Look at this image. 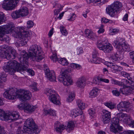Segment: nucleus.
<instances>
[{
  "label": "nucleus",
  "instance_id": "1",
  "mask_svg": "<svg viewBox=\"0 0 134 134\" xmlns=\"http://www.w3.org/2000/svg\"><path fill=\"white\" fill-rule=\"evenodd\" d=\"M20 53V62L24 65L20 66V64L14 60L9 62L3 68L6 71H8L10 74H12L15 71L21 72L22 71L27 70L30 75L32 76L35 74L34 71L31 69H27L28 64V60L29 57L34 61L39 62L43 58L42 55V50L41 47L36 44L33 45L29 48V55L25 51H21L19 50Z\"/></svg>",
  "mask_w": 134,
  "mask_h": 134
},
{
  "label": "nucleus",
  "instance_id": "2",
  "mask_svg": "<svg viewBox=\"0 0 134 134\" xmlns=\"http://www.w3.org/2000/svg\"><path fill=\"white\" fill-rule=\"evenodd\" d=\"M23 27H15L12 23H9L2 26H0V37H2L5 34L13 33L19 34V37L21 39L19 44L17 43L16 45L17 47L23 46L25 45L28 41V37L30 36V34L28 31L24 30Z\"/></svg>",
  "mask_w": 134,
  "mask_h": 134
},
{
  "label": "nucleus",
  "instance_id": "3",
  "mask_svg": "<svg viewBox=\"0 0 134 134\" xmlns=\"http://www.w3.org/2000/svg\"><path fill=\"white\" fill-rule=\"evenodd\" d=\"M3 96L6 98L11 100L15 99L18 96L22 102L29 100L31 96V93L28 91L22 89L17 90L13 88L6 90Z\"/></svg>",
  "mask_w": 134,
  "mask_h": 134
},
{
  "label": "nucleus",
  "instance_id": "4",
  "mask_svg": "<svg viewBox=\"0 0 134 134\" xmlns=\"http://www.w3.org/2000/svg\"><path fill=\"white\" fill-rule=\"evenodd\" d=\"M130 103L127 101L120 102L117 106V109L120 112L117 114V117L120 121L128 125L131 122V118L129 115L124 114L122 112H128L130 109Z\"/></svg>",
  "mask_w": 134,
  "mask_h": 134
},
{
  "label": "nucleus",
  "instance_id": "5",
  "mask_svg": "<svg viewBox=\"0 0 134 134\" xmlns=\"http://www.w3.org/2000/svg\"><path fill=\"white\" fill-rule=\"evenodd\" d=\"M17 55L16 51L11 46H3L0 49V58L4 57L8 60L13 59Z\"/></svg>",
  "mask_w": 134,
  "mask_h": 134
},
{
  "label": "nucleus",
  "instance_id": "6",
  "mask_svg": "<svg viewBox=\"0 0 134 134\" xmlns=\"http://www.w3.org/2000/svg\"><path fill=\"white\" fill-rule=\"evenodd\" d=\"M19 117L18 112L13 111L5 113L4 110L0 109V119L1 120L11 122L19 119Z\"/></svg>",
  "mask_w": 134,
  "mask_h": 134
},
{
  "label": "nucleus",
  "instance_id": "7",
  "mask_svg": "<svg viewBox=\"0 0 134 134\" xmlns=\"http://www.w3.org/2000/svg\"><path fill=\"white\" fill-rule=\"evenodd\" d=\"M24 129L27 133L29 134H35L39 132V130L33 119L31 118L27 119L25 121Z\"/></svg>",
  "mask_w": 134,
  "mask_h": 134
},
{
  "label": "nucleus",
  "instance_id": "8",
  "mask_svg": "<svg viewBox=\"0 0 134 134\" xmlns=\"http://www.w3.org/2000/svg\"><path fill=\"white\" fill-rule=\"evenodd\" d=\"M122 6L121 3L117 1L114 2L111 5H108L106 8L107 13L111 17L116 15L119 10V8Z\"/></svg>",
  "mask_w": 134,
  "mask_h": 134
},
{
  "label": "nucleus",
  "instance_id": "9",
  "mask_svg": "<svg viewBox=\"0 0 134 134\" xmlns=\"http://www.w3.org/2000/svg\"><path fill=\"white\" fill-rule=\"evenodd\" d=\"M72 70L66 69L62 72V75L59 76L58 78L59 81L62 82L65 86H69L72 84L73 82L71 78L68 75V73L71 72Z\"/></svg>",
  "mask_w": 134,
  "mask_h": 134
},
{
  "label": "nucleus",
  "instance_id": "10",
  "mask_svg": "<svg viewBox=\"0 0 134 134\" xmlns=\"http://www.w3.org/2000/svg\"><path fill=\"white\" fill-rule=\"evenodd\" d=\"M97 47L105 53H109L113 50L111 45L109 43L104 42L102 41H99L97 43Z\"/></svg>",
  "mask_w": 134,
  "mask_h": 134
},
{
  "label": "nucleus",
  "instance_id": "11",
  "mask_svg": "<svg viewBox=\"0 0 134 134\" xmlns=\"http://www.w3.org/2000/svg\"><path fill=\"white\" fill-rule=\"evenodd\" d=\"M18 107L20 110H23L26 113H31L33 112L37 108L36 106H33L28 103H25L19 104Z\"/></svg>",
  "mask_w": 134,
  "mask_h": 134
},
{
  "label": "nucleus",
  "instance_id": "12",
  "mask_svg": "<svg viewBox=\"0 0 134 134\" xmlns=\"http://www.w3.org/2000/svg\"><path fill=\"white\" fill-rule=\"evenodd\" d=\"M47 91L48 93L51 95L49 97V99L50 102L57 105L60 104L59 96L56 93L55 91L52 89H48Z\"/></svg>",
  "mask_w": 134,
  "mask_h": 134
},
{
  "label": "nucleus",
  "instance_id": "13",
  "mask_svg": "<svg viewBox=\"0 0 134 134\" xmlns=\"http://www.w3.org/2000/svg\"><path fill=\"white\" fill-rule=\"evenodd\" d=\"M113 44L114 46L116 48L119 52L127 51H129V47L125 43H122V42H119L118 39H116L115 40Z\"/></svg>",
  "mask_w": 134,
  "mask_h": 134
},
{
  "label": "nucleus",
  "instance_id": "14",
  "mask_svg": "<svg viewBox=\"0 0 134 134\" xmlns=\"http://www.w3.org/2000/svg\"><path fill=\"white\" fill-rule=\"evenodd\" d=\"M18 2V0H5L2 4V7L6 10L12 9Z\"/></svg>",
  "mask_w": 134,
  "mask_h": 134
},
{
  "label": "nucleus",
  "instance_id": "15",
  "mask_svg": "<svg viewBox=\"0 0 134 134\" xmlns=\"http://www.w3.org/2000/svg\"><path fill=\"white\" fill-rule=\"evenodd\" d=\"M46 77L47 79L51 81H56V77L54 71H50L49 69H46L45 71Z\"/></svg>",
  "mask_w": 134,
  "mask_h": 134
},
{
  "label": "nucleus",
  "instance_id": "16",
  "mask_svg": "<svg viewBox=\"0 0 134 134\" xmlns=\"http://www.w3.org/2000/svg\"><path fill=\"white\" fill-rule=\"evenodd\" d=\"M130 86L124 87L120 89V92L124 94H129L134 93V87Z\"/></svg>",
  "mask_w": 134,
  "mask_h": 134
},
{
  "label": "nucleus",
  "instance_id": "17",
  "mask_svg": "<svg viewBox=\"0 0 134 134\" xmlns=\"http://www.w3.org/2000/svg\"><path fill=\"white\" fill-rule=\"evenodd\" d=\"M103 115L102 116L103 121L104 124H107L109 122L111 118V113L109 111L103 110Z\"/></svg>",
  "mask_w": 134,
  "mask_h": 134
},
{
  "label": "nucleus",
  "instance_id": "18",
  "mask_svg": "<svg viewBox=\"0 0 134 134\" xmlns=\"http://www.w3.org/2000/svg\"><path fill=\"white\" fill-rule=\"evenodd\" d=\"M86 79L84 77L79 78L76 82L77 86L79 88H83L85 85Z\"/></svg>",
  "mask_w": 134,
  "mask_h": 134
},
{
  "label": "nucleus",
  "instance_id": "19",
  "mask_svg": "<svg viewBox=\"0 0 134 134\" xmlns=\"http://www.w3.org/2000/svg\"><path fill=\"white\" fill-rule=\"evenodd\" d=\"M110 131L116 133L121 131L122 130V128L119 125H114L111 124L110 126Z\"/></svg>",
  "mask_w": 134,
  "mask_h": 134
},
{
  "label": "nucleus",
  "instance_id": "20",
  "mask_svg": "<svg viewBox=\"0 0 134 134\" xmlns=\"http://www.w3.org/2000/svg\"><path fill=\"white\" fill-rule=\"evenodd\" d=\"M99 91V89L96 87H93L89 93V97L93 98L96 97L97 96Z\"/></svg>",
  "mask_w": 134,
  "mask_h": 134
},
{
  "label": "nucleus",
  "instance_id": "21",
  "mask_svg": "<svg viewBox=\"0 0 134 134\" xmlns=\"http://www.w3.org/2000/svg\"><path fill=\"white\" fill-rule=\"evenodd\" d=\"M18 10L21 17L25 16L28 14V9L26 7H23Z\"/></svg>",
  "mask_w": 134,
  "mask_h": 134
},
{
  "label": "nucleus",
  "instance_id": "22",
  "mask_svg": "<svg viewBox=\"0 0 134 134\" xmlns=\"http://www.w3.org/2000/svg\"><path fill=\"white\" fill-rule=\"evenodd\" d=\"M91 62L92 63L99 64L101 63H103L104 60L101 58L98 57L97 56L93 57H92Z\"/></svg>",
  "mask_w": 134,
  "mask_h": 134
},
{
  "label": "nucleus",
  "instance_id": "23",
  "mask_svg": "<svg viewBox=\"0 0 134 134\" xmlns=\"http://www.w3.org/2000/svg\"><path fill=\"white\" fill-rule=\"evenodd\" d=\"M83 112L81 109H75L72 111L71 114L72 116L76 117L80 115H82Z\"/></svg>",
  "mask_w": 134,
  "mask_h": 134
},
{
  "label": "nucleus",
  "instance_id": "24",
  "mask_svg": "<svg viewBox=\"0 0 134 134\" xmlns=\"http://www.w3.org/2000/svg\"><path fill=\"white\" fill-rule=\"evenodd\" d=\"M108 66L113 69L115 71H120L122 69L121 67L113 64H111L110 65H108Z\"/></svg>",
  "mask_w": 134,
  "mask_h": 134
},
{
  "label": "nucleus",
  "instance_id": "25",
  "mask_svg": "<svg viewBox=\"0 0 134 134\" xmlns=\"http://www.w3.org/2000/svg\"><path fill=\"white\" fill-rule=\"evenodd\" d=\"M75 124L73 121H70L68 123L66 128V130L69 132L74 130L75 127Z\"/></svg>",
  "mask_w": 134,
  "mask_h": 134
},
{
  "label": "nucleus",
  "instance_id": "26",
  "mask_svg": "<svg viewBox=\"0 0 134 134\" xmlns=\"http://www.w3.org/2000/svg\"><path fill=\"white\" fill-rule=\"evenodd\" d=\"M76 103L78 107L81 110L84 109L86 107L85 103L81 99L77 100Z\"/></svg>",
  "mask_w": 134,
  "mask_h": 134
},
{
  "label": "nucleus",
  "instance_id": "27",
  "mask_svg": "<svg viewBox=\"0 0 134 134\" xmlns=\"http://www.w3.org/2000/svg\"><path fill=\"white\" fill-rule=\"evenodd\" d=\"M75 94L72 92H69V93L68 96L67 98L66 101L67 102H70L72 101L74 99Z\"/></svg>",
  "mask_w": 134,
  "mask_h": 134
},
{
  "label": "nucleus",
  "instance_id": "28",
  "mask_svg": "<svg viewBox=\"0 0 134 134\" xmlns=\"http://www.w3.org/2000/svg\"><path fill=\"white\" fill-rule=\"evenodd\" d=\"M58 61L59 63L64 66L67 65L69 63L66 59L65 58H59Z\"/></svg>",
  "mask_w": 134,
  "mask_h": 134
},
{
  "label": "nucleus",
  "instance_id": "29",
  "mask_svg": "<svg viewBox=\"0 0 134 134\" xmlns=\"http://www.w3.org/2000/svg\"><path fill=\"white\" fill-rule=\"evenodd\" d=\"M11 16L13 19H16L21 17L19 12L17 10L12 12L11 13Z\"/></svg>",
  "mask_w": 134,
  "mask_h": 134
},
{
  "label": "nucleus",
  "instance_id": "30",
  "mask_svg": "<svg viewBox=\"0 0 134 134\" xmlns=\"http://www.w3.org/2000/svg\"><path fill=\"white\" fill-rule=\"evenodd\" d=\"M44 113L45 114H49L52 116H55L56 114L54 111L51 109H44Z\"/></svg>",
  "mask_w": 134,
  "mask_h": 134
},
{
  "label": "nucleus",
  "instance_id": "31",
  "mask_svg": "<svg viewBox=\"0 0 134 134\" xmlns=\"http://www.w3.org/2000/svg\"><path fill=\"white\" fill-rule=\"evenodd\" d=\"M65 126L63 125H59L57 126L55 129L57 132L60 133L65 128Z\"/></svg>",
  "mask_w": 134,
  "mask_h": 134
},
{
  "label": "nucleus",
  "instance_id": "32",
  "mask_svg": "<svg viewBox=\"0 0 134 134\" xmlns=\"http://www.w3.org/2000/svg\"><path fill=\"white\" fill-rule=\"evenodd\" d=\"M70 67L73 69H76L79 70L82 69V66L80 65L76 64L75 63H71L70 65Z\"/></svg>",
  "mask_w": 134,
  "mask_h": 134
},
{
  "label": "nucleus",
  "instance_id": "33",
  "mask_svg": "<svg viewBox=\"0 0 134 134\" xmlns=\"http://www.w3.org/2000/svg\"><path fill=\"white\" fill-rule=\"evenodd\" d=\"M104 105L111 109L115 108L116 107V104H113L112 103H104Z\"/></svg>",
  "mask_w": 134,
  "mask_h": 134
},
{
  "label": "nucleus",
  "instance_id": "34",
  "mask_svg": "<svg viewBox=\"0 0 134 134\" xmlns=\"http://www.w3.org/2000/svg\"><path fill=\"white\" fill-rule=\"evenodd\" d=\"M119 58L118 54L116 53H114L110 54L109 59L115 61L118 60Z\"/></svg>",
  "mask_w": 134,
  "mask_h": 134
},
{
  "label": "nucleus",
  "instance_id": "35",
  "mask_svg": "<svg viewBox=\"0 0 134 134\" xmlns=\"http://www.w3.org/2000/svg\"><path fill=\"white\" fill-rule=\"evenodd\" d=\"M89 114L90 116V117L92 119V118H95L96 117V114L95 110L92 109H90L88 110Z\"/></svg>",
  "mask_w": 134,
  "mask_h": 134
},
{
  "label": "nucleus",
  "instance_id": "36",
  "mask_svg": "<svg viewBox=\"0 0 134 134\" xmlns=\"http://www.w3.org/2000/svg\"><path fill=\"white\" fill-rule=\"evenodd\" d=\"M25 131L24 130V127L23 128L21 127H19L16 132V134H26Z\"/></svg>",
  "mask_w": 134,
  "mask_h": 134
},
{
  "label": "nucleus",
  "instance_id": "37",
  "mask_svg": "<svg viewBox=\"0 0 134 134\" xmlns=\"http://www.w3.org/2000/svg\"><path fill=\"white\" fill-rule=\"evenodd\" d=\"M60 29L61 32L63 35L64 36H66L67 35L68 33L64 27L61 26H60Z\"/></svg>",
  "mask_w": 134,
  "mask_h": 134
},
{
  "label": "nucleus",
  "instance_id": "38",
  "mask_svg": "<svg viewBox=\"0 0 134 134\" xmlns=\"http://www.w3.org/2000/svg\"><path fill=\"white\" fill-rule=\"evenodd\" d=\"M87 3L89 4L92 3H98V4H102V2H101V0H86Z\"/></svg>",
  "mask_w": 134,
  "mask_h": 134
},
{
  "label": "nucleus",
  "instance_id": "39",
  "mask_svg": "<svg viewBox=\"0 0 134 134\" xmlns=\"http://www.w3.org/2000/svg\"><path fill=\"white\" fill-rule=\"evenodd\" d=\"M119 118L117 117L114 118H113L112 120H111L112 124H113L114 125H119Z\"/></svg>",
  "mask_w": 134,
  "mask_h": 134
},
{
  "label": "nucleus",
  "instance_id": "40",
  "mask_svg": "<svg viewBox=\"0 0 134 134\" xmlns=\"http://www.w3.org/2000/svg\"><path fill=\"white\" fill-rule=\"evenodd\" d=\"M53 8L57 9H61V6L58 3V2L57 1H55L53 3Z\"/></svg>",
  "mask_w": 134,
  "mask_h": 134
},
{
  "label": "nucleus",
  "instance_id": "41",
  "mask_svg": "<svg viewBox=\"0 0 134 134\" xmlns=\"http://www.w3.org/2000/svg\"><path fill=\"white\" fill-rule=\"evenodd\" d=\"M100 78L99 77H94L93 79V82L94 83L96 84H99L100 83Z\"/></svg>",
  "mask_w": 134,
  "mask_h": 134
},
{
  "label": "nucleus",
  "instance_id": "42",
  "mask_svg": "<svg viewBox=\"0 0 134 134\" xmlns=\"http://www.w3.org/2000/svg\"><path fill=\"white\" fill-rule=\"evenodd\" d=\"M112 83L118 85L119 86H122L124 85V83L120 81H119L114 79L112 80Z\"/></svg>",
  "mask_w": 134,
  "mask_h": 134
},
{
  "label": "nucleus",
  "instance_id": "43",
  "mask_svg": "<svg viewBox=\"0 0 134 134\" xmlns=\"http://www.w3.org/2000/svg\"><path fill=\"white\" fill-rule=\"evenodd\" d=\"M82 48L81 47H78L77 48L75 51V53L77 55H79L83 52Z\"/></svg>",
  "mask_w": 134,
  "mask_h": 134
},
{
  "label": "nucleus",
  "instance_id": "44",
  "mask_svg": "<svg viewBox=\"0 0 134 134\" xmlns=\"http://www.w3.org/2000/svg\"><path fill=\"white\" fill-rule=\"evenodd\" d=\"M37 84L36 83L33 82L32 83V84L30 85V87L34 91H36L38 90L37 87Z\"/></svg>",
  "mask_w": 134,
  "mask_h": 134
},
{
  "label": "nucleus",
  "instance_id": "45",
  "mask_svg": "<svg viewBox=\"0 0 134 134\" xmlns=\"http://www.w3.org/2000/svg\"><path fill=\"white\" fill-rule=\"evenodd\" d=\"M10 61H8V62L7 63H5V65H4V66L3 67V69H4V71H5V72H2L1 74V77H7V75L6 74H5V72H8L9 74H10V73H9V72H8V71H5V70H4V69L3 68V67L5 65H6V64H7V63H8V62H10ZM14 74L13 73L12 74ZM10 74L11 75H12V74Z\"/></svg>",
  "mask_w": 134,
  "mask_h": 134
},
{
  "label": "nucleus",
  "instance_id": "46",
  "mask_svg": "<svg viewBox=\"0 0 134 134\" xmlns=\"http://www.w3.org/2000/svg\"><path fill=\"white\" fill-rule=\"evenodd\" d=\"M51 59L54 62H56L57 60V57L56 53H53V55L50 57Z\"/></svg>",
  "mask_w": 134,
  "mask_h": 134
},
{
  "label": "nucleus",
  "instance_id": "47",
  "mask_svg": "<svg viewBox=\"0 0 134 134\" xmlns=\"http://www.w3.org/2000/svg\"><path fill=\"white\" fill-rule=\"evenodd\" d=\"M34 25V23L31 20H29L27 22V27L28 29L32 27Z\"/></svg>",
  "mask_w": 134,
  "mask_h": 134
},
{
  "label": "nucleus",
  "instance_id": "48",
  "mask_svg": "<svg viewBox=\"0 0 134 134\" xmlns=\"http://www.w3.org/2000/svg\"><path fill=\"white\" fill-rule=\"evenodd\" d=\"M92 34H91H91L87 37L93 40H95L96 38V37L95 34L93 33V32H92Z\"/></svg>",
  "mask_w": 134,
  "mask_h": 134
},
{
  "label": "nucleus",
  "instance_id": "49",
  "mask_svg": "<svg viewBox=\"0 0 134 134\" xmlns=\"http://www.w3.org/2000/svg\"><path fill=\"white\" fill-rule=\"evenodd\" d=\"M120 134H134V132L131 130L125 131Z\"/></svg>",
  "mask_w": 134,
  "mask_h": 134
},
{
  "label": "nucleus",
  "instance_id": "50",
  "mask_svg": "<svg viewBox=\"0 0 134 134\" xmlns=\"http://www.w3.org/2000/svg\"><path fill=\"white\" fill-rule=\"evenodd\" d=\"M126 77L127 78L128 80H129V81H130V85H131V86H134V82L132 80V78L130 77L129 74Z\"/></svg>",
  "mask_w": 134,
  "mask_h": 134
},
{
  "label": "nucleus",
  "instance_id": "51",
  "mask_svg": "<svg viewBox=\"0 0 134 134\" xmlns=\"http://www.w3.org/2000/svg\"><path fill=\"white\" fill-rule=\"evenodd\" d=\"M4 14L2 12H0V24L2 23L3 20L4 19Z\"/></svg>",
  "mask_w": 134,
  "mask_h": 134
},
{
  "label": "nucleus",
  "instance_id": "52",
  "mask_svg": "<svg viewBox=\"0 0 134 134\" xmlns=\"http://www.w3.org/2000/svg\"><path fill=\"white\" fill-rule=\"evenodd\" d=\"M119 31V30L117 29H113L112 31H111L110 34L111 35H113L117 33Z\"/></svg>",
  "mask_w": 134,
  "mask_h": 134
},
{
  "label": "nucleus",
  "instance_id": "53",
  "mask_svg": "<svg viewBox=\"0 0 134 134\" xmlns=\"http://www.w3.org/2000/svg\"><path fill=\"white\" fill-rule=\"evenodd\" d=\"M93 32L89 29H87L85 30V34L86 35V36L87 37L89 35H90L91 34H92V32Z\"/></svg>",
  "mask_w": 134,
  "mask_h": 134
},
{
  "label": "nucleus",
  "instance_id": "54",
  "mask_svg": "<svg viewBox=\"0 0 134 134\" xmlns=\"http://www.w3.org/2000/svg\"><path fill=\"white\" fill-rule=\"evenodd\" d=\"M93 32L89 29H87L85 30V34L86 35V36L87 37L89 35H90L91 34H92V32Z\"/></svg>",
  "mask_w": 134,
  "mask_h": 134
},
{
  "label": "nucleus",
  "instance_id": "55",
  "mask_svg": "<svg viewBox=\"0 0 134 134\" xmlns=\"http://www.w3.org/2000/svg\"><path fill=\"white\" fill-rule=\"evenodd\" d=\"M93 32L89 29H87L85 30V34L86 35V36L87 37L89 35H90L91 34H92V32Z\"/></svg>",
  "mask_w": 134,
  "mask_h": 134
},
{
  "label": "nucleus",
  "instance_id": "56",
  "mask_svg": "<svg viewBox=\"0 0 134 134\" xmlns=\"http://www.w3.org/2000/svg\"><path fill=\"white\" fill-rule=\"evenodd\" d=\"M98 55V51L96 49H94L92 52V56L93 57H97Z\"/></svg>",
  "mask_w": 134,
  "mask_h": 134
},
{
  "label": "nucleus",
  "instance_id": "57",
  "mask_svg": "<svg viewBox=\"0 0 134 134\" xmlns=\"http://www.w3.org/2000/svg\"><path fill=\"white\" fill-rule=\"evenodd\" d=\"M103 27L104 26L102 24L101 25L100 28L98 31L99 34L102 33L104 32V29H103Z\"/></svg>",
  "mask_w": 134,
  "mask_h": 134
},
{
  "label": "nucleus",
  "instance_id": "58",
  "mask_svg": "<svg viewBox=\"0 0 134 134\" xmlns=\"http://www.w3.org/2000/svg\"><path fill=\"white\" fill-rule=\"evenodd\" d=\"M7 81L6 77H0V83H3Z\"/></svg>",
  "mask_w": 134,
  "mask_h": 134
},
{
  "label": "nucleus",
  "instance_id": "59",
  "mask_svg": "<svg viewBox=\"0 0 134 134\" xmlns=\"http://www.w3.org/2000/svg\"><path fill=\"white\" fill-rule=\"evenodd\" d=\"M76 17V15L75 13H73L72 15L70 17V18L68 19V20L69 21H74L75 20V18Z\"/></svg>",
  "mask_w": 134,
  "mask_h": 134
},
{
  "label": "nucleus",
  "instance_id": "60",
  "mask_svg": "<svg viewBox=\"0 0 134 134\" xmlns=\"http://www.w3.org/2000/svg\"><path fill=\"white\" fill-rule=\"evenodd\" d=\"M122 83H124V85L125 84H130V81H128L126 79H123L122 80Z\"/></svg>",
  "mask_w": 134,
  "mask_h": 134
},
{
  "label": "nucleus",
  "instance_id": "61",
  "mask_svg": "<svg viewBox=\"0 0 134 134\" xmlns=\"http://www.w3.org/2000/svg\"><path fill=\"white\" fill-rule=\"evenodd\" d=\"M112 93L114 95L116 96H119L120 94V92L116 90H113Z\"/></svg>",
  "mask_w": 134,
  "mask_h": 134
},
{
  "label": "nucleus",
  "instance_id": "62",
  "mask_svg": "<svg viewBox=\"0 0 134 134\" xmlns=\"http://www.w3.org/2000/svg\"><path fill=\"white\" fill-rule=\"evenodd\" d=\"M109 21V20L106 18H102L101 20V21L102 23H107Z\"/></svg>",
  "mask_w": 134,
  "mask_h": 134
},
{
  "label": "nucleus",
  "instance_id": "63",
  "mask_svg": "<svg viewBox=\"0 0 134 134\" xmlns=\"http://www.w3.org/2000/svg\"><path fill=\"white\" fill-rule=\"evenodd\" d=\"M100 82L102 81L106 83H109V80L107 79L102 78H100Z\"/></svg>",
  "mask_w": 134,
  "mask_h": 134
},
{
  "label": "nucleus",
  "instance_id": "64",
  "mask_svg": "<svg viewBox=\"0 0 134 134\" xmlns=\"http://www.w3.org/2000/svg\"><path fill=\"white\" fill-rule=\"evenodd\" d=\"M131 121H131V122H130V123L128 125L130 127L134 128V121L132 120V119H131Z\"/></svg>",
  "mask_w": 134,
  "mask_h": 134
}]
</instances>
